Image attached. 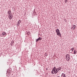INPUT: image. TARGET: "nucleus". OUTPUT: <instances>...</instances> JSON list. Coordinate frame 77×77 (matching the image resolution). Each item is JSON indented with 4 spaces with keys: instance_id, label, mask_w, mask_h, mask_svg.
Listing matches in <instances>:
<instances>
[{
    "instance_id": "1",
    "label": "nucleus",
    "mask_w": 77,
    "mask_h": 77,
    "mask_svg": "<svg viewBox=\"0 0 77 77\" xmlns=\"http://www.w3.org/2000/svg\"><path fill=\"white\" fill-rule=\"evenodd\" d=\"M58 71L57 70V69L56 68L55 66L52 69V70L51 71L52 74H56L57 73Z\"/></svg>"
},
{
    "instance_id": "2",
    "label": "nucleus",
    "mask_w": 77,
    "mask_h": 77,
    "mask_svg": "<svg viewBox=\"0 0 77 77\" xmlns=\"http://www.w3.org/2000/svg\"><path fill=\"white\" fill-rule=\"evenodd\" d=\"M66 59H67V61H69L70 59V58L69 57V55L68 54H67L66 55Z\"/></svg>"
},
{
    "instance_id": "3",
    "label": "nucleus",
    "mask_w": 77,
    "mask_h": 77,
    "mask_svg": "<svg viewBox=\"0 0 77 77\" xmlns=\"http://www.w3.org/2000/svg\"><path fill=\"white\" fill-rule=\"evenodd\" d=\"M42 39V38L41 37H39L38 38H37L36 39V42H38V41H41Z\"/></svg>"
},
{
    "instance_id": "4",
    "label": "nucleus",
    "mask_w": 77,
    "mask_h": 77,
    "mask_svg": "<svg viewBox=\"0 0 77 77\" xmlns=\"http://www.w3.org/2000/svg\"><path fill=\"white\" fill-rule=\"evenodd\" d=\"M57 33V35H58V36H60V37H61V34L60 33V31H59Z\"/></svg>"
},
{
    "instance_id": "5",
    "label": "nucleus",
    "mask_w": 77,
    "mask_h": 77,
    "mask_svg": "<svg viewBox=\"0 0 77 77\" xmlns=\"http://www.w3.org/2000/svg\"><path fill=\"white\" fill-rule=\"evenodd\" d=\"M13 17V16H12V14H11L10 17H9V18L10 20H11Z\"/></svg>"
},
{
    "instance_id": "6",
    "label": "nucleus",
    "mask_w": 77,
    "mask_h": 77,
    "mask_svg": "<svg viewBox=\"0 0 77 77\" xmlns=\"http://www.w3.org/2000/svg\"><path fill=\"white\" fill-rule=\"evenodd\" d=\"M57 69L58 72L61 69H62V68H61L60 67H59L58 68H57Z\"/></svg>"
},
{
    "instance_id": "7",
    "label": "nucleus",
    "mask_w": 77,
    "mask_h": 77,
    "mask_svg": "<svg viewBox=\"0 0 77 77\" xmlns=\"http://www.w3.org/2000/svg\"><path fill=\"white\" fill-rule=\"evenodd\" d=\"M61 76H63V77H66V75H65V74L63 73L62 74Z\"/></svg>"
},
{
    "instance_id": "8",
    "label": "nucleus",
    "mask_w": 77,
    "mask_h": 77,
    "mask_svg": "<svg viewBox=\"0 0 77 77\" xmlns=\"http://www.w3.org/2000/svg\"><path fill=\"white\" fill-rule=\"evenodd\" d=\"M21 23V21L20 20H19V21L18 22V25L19 26L20 25V24Z\"/></svg>"
},
{
    "instance_id": "9",
    "label": "nucleus",
    "mask_w": 77,
    "mask_h": 77,
    "mask_svg": "<svg viewBox=\"0 0 77 77\" xmlns=\"http://www.w3.org/2000/svg\"><path fill=\"white\" fill-rule=\"evenodd\" d=\"M3 35H7V34L5 32H4L2 33Z\"/></svg>"
},
{
    "instance_id": "10",
    "label": "nucleus",
    "mask_w": 77,
    "mask_h": 77,
    "mask_svg": "<svg viewBox=\"0 0 77 77\" xmlns=\"http://www.w3.org/2000/svg\"><path fill=\"white\" fill-rule=\"evenodd\" d=\"M76 27V26H75V25H73V27H72L73 29H75V28Z\"/></svg>"
},
{
    "instance_id": "11",
    "label": "nucleus",
    "mask_w": 77,
    "mask_h": 77,
    "mask_svg": "<svg viewBox=\"0 0 77 77\" xmlns=\"http://www.w3.org/2000/svg\"><path fill=\"white\" fill-rule=\"evenodd\" d=\"M56 33H57L58 32H60V31H59V29H57L56 30Z\"/></svg>"
},
{
    "instance_id": "12",
    "label": "nucleus",
    "mask_w": 77,
    "mask_h": 77,
    "mask_svg": "<svg viewBox=\"0 0 77 77\" xmlns=\"http://www.w3.org/2000/svg\"><path fill=\"white\" fill-rule=\"evenodd\" d=\"M74 54H76V53H77V51H74Z\"/></svg>"
},
{
    "instance_id": "13",
    "label": "nucleus",
    "mask_w": 77,
    "mask_h": 77,
    "mask_svg": "<svg viewBox=\"0 0 77 77\" xmlns=\"http://www.w3.org/2000/svg\"><path fill=\"white\" fill-rule=\"evenodd\" d=\"M74 48H71V50H72V51H73L74 50Z\"/></svg>"
},
{
    "instance_id": "14",
    "label": "nucleus",
    "mask_w": 77,
    "mask_h": 77,
    "mask_svg": "<svg viewBox=\"0 0 77 77\" xmlns=\"http://www.w3.org/2000/svg\"><path fill=\"white\" fill-rule=\"evenodd\" d=\"M11 11H8V14H9V13H11Z\"/></svg>"
},
{
    "instance_id": "15",
    "label": "nucleus",
    "mask_w": 77,
    "mask_h": 77,
    "mask_svg": "<svg viewBox=\"0 0 77 77\" xmlns=\"http://www.w3.org/2000/svg\"><path fill=\"white\" fill-rule=\"evenodd\" d=\"M27 32V35H30V32Z\"/></svg>"
},
{
    "instance_id": "16",
    "label": "nucleus",
    "mask_w": 77,
    "mask_h": 77,
    "mask_svg": "<svg viewBox=\"0 0 77 77\" xmlns=\"http://www.w3.org/2000/svg\"><path fill=\"white\" fill-rule=\"evenodd\" d=\"M8 14H9V17H10V16H11V14H12L11 13H9Z\"/></svg>"
},
{
    "instance_id": "17",
    "label": "nucleus",
    "mask_w": 77,
    "mask_h": 77,
    "mask_svg": "<svg viewBox=\"0 0 77 77\" xmlns=\"http://www.w3.org/2000/svg\"><path fill=\"white\" fill-rule=\"evenodd\" d=\"M68 0H65V2L66 3L68 1H67Z\"/></svg>"
},
{
    "instance_id": "18",
    "label": "nucleus",
    "mask_w": 77,
    "mask_h": 77,
    "mask_svg": "<svg viewBox=\"0 0 77 77\" xmlns=\"http://www.w3.org/2000/svg\"><path fill=\"white\" fill-rule=\"evenodd\" d=\"M11 43V44H12H12H14V41H12Z\"/></svg>"
},
{
    "instance_id": "19",
    "label": "nucleus",
    "mask_w": 77,
    "mask_h": 77,
    "mask_svg": "<svg viewBox=\"0 0 77 77\" xmlns=\"http://www.w3.org/2000/svg\"><path fill=\"white\" fill-rule=\"evenodd\" d=\"M12 45H13V44H12V43H11V46H12Z\"/></svg>"
},
{
    "instance_id": "20",
    "label": "nucleus",
    "mask_w": 77,
    "mask_h": 77,
    "mask_svg": "<svg viewBox=\"0 0 77 77\" xmlns=\"http://www.w3.org/2000/svg\"><path fill=\"white\" fill-rule=\"evenodd\" d=\"M47 54H45V56H47Z\"/></svg>"
},
{
    "instance_id": "21",
    "label": "nucleus",
    "mask_w": 77,
    "mask_h": 77,
    "mask_svg": "<svg viewBox=\"0 0 77 77\" xmlns=\"http://www.w3.org/2000/svg\"><path fill=\"white\" fill-rule=\"evenodd\" d=\"M57 77H60V76H57Z\"/></svg>"
}]
</instances>
